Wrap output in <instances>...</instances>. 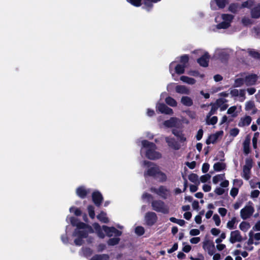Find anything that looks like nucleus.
<instances>
[{"instance_id": "1", "label": "nucleus", "mask_w": 260, "mask_h": 260, "mask_svg": "<svg viewBox=\"0 0 260 260\" xmlns=\"http://www.w3.org/2000/svg\"><path fill=\"white\" fill-rule=\"evenodd\" d=\"M141 144L143 148L147 149L146 151L147 158L151 160H155L161 157V154L155 151L156 146L154 143L144 140L142 141Z\"/></svg>"}, {"instance_id": "2", "label": "nucleus", "mask_w": 260, "mask_h": 260, "mask_svg": "<svg viewBox=\"0 0 260 260\" xmlns=\"http://www.w3.org/2000/svg\"><path fill=\"white\" fill-rule=\"evenodd\" d=\"M144 164L145 166L149 167V168L144 172L145 177L150 176L155 177L156 175H158L160 170L157 166L154 163L147 160H145L144 161Z\"/></svg>"}, {"instance_id": "3", "label": "nucleus", "mask_w": 260, "mask_h": 260, "mask_svg": "<svg viewBox=\"0 0 260 260\" xmlns=\"http://www.w3.org/2000/svg\"><path fill=\"white\" fill-rule=\"evenodd\" d=\"M151 206L153 210L164 214H168L169 209L164 202L161 200H153L151 202Z\"/></svg>"}, {"instance_id": "4", "label": "nucleus", "mask_w": 260, "mask_h": 260, "mask_svg": "<svg viewBox=\"0 0 260 260\" xmlns=\"http://www.w3.org/2000/svg\"><path fill=\"white\" fill-rule=\"evenodd\" d=\"M234 18V17H215V20L216 22H218V18H222V19L221 22L216 25V29H221L229 28Z\"/></svg>"}, {"instance_id": "5", "label": "nucleus", "mask_w": 260, "mask_h": 260, "mask_svg": "<svg viewBox=\"0 0 260 260\" xmlns=\"http://www.w3.org/2000/svg\"><path fill=\"white\" fill-rule=\"evenodd\" d=\"M146 224L148 226L153 225L157 220L156 214L153 212H147L144 217Z\"/></svg>"}, {"instance_id": "6", "label": "nucleus", "mask_w": 260, "mask_h": 260, "mask_svg": "<svg viewBox=\"0 0 260 260\" xmlns=\"http://www.w3.org/2000/svg\"><path fill=\"white\" fill-rule=\"evenodd\" d=\"M103 230L109 237H111L113 235L116 237H119L122 235V232L118 230L114 226L109 227L104 225L102 226Z\"/></svg>"}, {"instance_id": "7", "label": "nucleus", "mask_w": 260, "mask_h": 260, "mask_svg": "<svg viewBox=\"0 0 260 260\" xmlns=\"http://www.w3.org/2000/svg\"><path fill=\"white\" fill-rule=\"evenodd\" d=\"M254 211V208L252 206H247L241 210V217L244 220L247 219L252 215Z\"/></svg>"}, {"instance_id": "8", "label": "nucleus", "mask_w": 260, "mask_h": 260, "mask_svg": "<svg viewBox=\"0 0 260 260\" xmlns=\"http://www.w3.org/2000/svg\"><path fill=\"white\" fill-rule=\"evenodd\" d=\"M91 198L94 204L100 207L104 200L102 193L98 190L94 191L92 193Z\"/></svg>"}, {"instance_id": "9", "label": "nucleus", "mask_w": 260, "mask_h": 260, "mask_svg": "<svg viewBox=\"0 0 260 260\" xmlns=\"http://www.w3.org/2000/svg\"><path fill=\"white\" fill-rule=\"evenodd\" d=\"M226 100H223V99H218L216 101V104H211V108L209 113L207 115V119L209 118L212 115L215 114L216 113V111L218 108V107H220L221 105H222Z\"/></svg>"}, {"instance_id": "10", "label": "nucleus", "mask_w": 260, "mask_h": 260, "mask_svg": "<svg viewBox=\"0 0 260 260\" xmlns=\"http://www.w3.org/2000/svg\"><path fill=\"white\" fill-rule=\"evenodd\" d=\"M203 248L204 250H207L210 255H213L215 252V245L213 241L206 240L203 242Z\"/></svg>"}, {"instance_id": "11", "label": "nucleus", "mask_w": 260, "mask_h": 260, "mask_svg": "<svg viewBox=\"0 0 260 260\" xmlns=\"http://www.w3.org/2000/svg\"><path fill=\"white\" fill-rule=\"evenodd\" d=\"M156 108L157 110L161 113L171 115L173 114V110L164 103L157 104L156 105Z\"/></svg>"}, {"instance_id": "12", "label": "nucleus", "mask_w": 260, "mask_h": 260, "mask_svg": "<svg viewBox=\"0 0 260 260\" xmlns=\"http://www.w3.org/2000/svg\"><path fill=\"white\" fill-rule=\"evenodd\" d=\"M210 55L208 52H205L201 57L197 59V62L200 66L207 67L209 66Z\"/></svg>"}, {"instance_id": "13", "label": "nucleus", "mask_w": 260, "mask_h": 260, "mask_svg": "<svg viewBox=\"0 0 260 260\" xmlns=\"http://www.w3.org/2000/svg\"><path fill=\"white\" fill-rule=\"evenodd\" d=\"M90 189H86L83 186L78 187L76 190L77 195L81 199H85L87 196L90 193Z\"/></svg>"}, {"instance_id": "14", "label": "nucleus", "mask_w": 260, "mask_h": 260, "mask_svg": "<svg viewBox=\"0 0 260 260\" xmlns=\"http://www.w3.org/2000/svg\"><path fill=\"white\" fill-rule=\"evenodd\" d=\"M165 140L168 146L172 149L177 150L180 148V145L174 138L167 137Z\"/></svg>"}, {"instance_id": "15", "label": "nucleus", "mask_w": 260, "mask_h": 260, "mask_svg": "<svg viewBox=\"0 0 260 260\" xmlns=\"http://www.w3.org/2000/svg\"><path fill=\"white\" fill-rule=\"evenodd\" d=\"M242 241V237L240 232L238 230L231 232L230 241L231 243H235L236 242H241Z\"/></svg>"}, {"instance_id": "16", "label": "nucleus", "mask_w": 260, "mask_h": 260, "mask_svg": "<svg viewBox=\"0 0 260 260\" xmlns=\"http://www.w3.org/2000/svg\"><path fill=\"white\" fill-rule=\"evenodd\" d=\"M244 79L247 86L253 85L255 84L257 80V76L255 74H251L246 76Z\"/></svg>"}, {"instance_id": "17", "label": "nucleus", "mask_w": 260, "mask_h": 260, "mask_svg": "<svg viewBox=\"0 0 260 260\" xmlns=\"http://www.w3.org/2000/svg\"><path fill=\"white\" fill-rule=\"evenodd\" d=\"M245 110L246 111H249L252 110V111L250 113L251 115L255 114L257 111V109L255 107L254 102L253 101H249L246 103Z\"/></svg>"}, {"instance_id": "18", "label": "nucleus", "mask_w": 260, "mask_h": 260, "mask_svg": "<svg viewBox=\"0 0 260 260\" xmlns=\"http://www.w3.org/2000/svg\"><path fill=\"white\" fill-rule=\"evenodd\" d=\"M251 120V117L250 116L246 115L245 117L241 118L238 125L239 127L248 126L250 124Z\"/></svg>"}, {"instance_id": "19", "label": "nucleus", "mask_w": 260, "mask_h": 260, "mask_svg": "<svg viewBox=\"0 0 260 260\" xmlns=\"http://www.w3.org/2000/svg\"><path fill=\"white\" fill-rule=\"evenodd\" d=\"M88 233H89L88 231H81L75 229L73 233V236L74 237H78L82 239L86 238L88 236Z\"/></svg>"}, {"instance_id": "20", "label": "nucleus", "mask_w": 260, "mask_h": 260, "mask_svg": "<svg viewBox=\"0 0 260 260\" xmlns=\"http://www.w3.org/2000/svg\"><path fill=\"white\" fill-rule=\"evenodd\" d=\"M92 226H93L94 230L95 231L98 236L100 238H102V239L104 238L105 235L103 232V231H104V230H103V228H102L101 227L100 225L98 223L95 222L92 224Z\"/></svg>"}, {"instance_id": "21", "label": "nucleus", "mask_w": 260, "mask_h": 260, "mask_svg": "<svg viewBox=\"0 0 260 260\" xmlns=\"http://www.w3.org/2000/svg\"><path fill=\"white\" fill-rule=\"evenodd\" d=\"M226 3V0H212L210 4L212 9H215V4H216L219 8H223L225 6Z\"/></svg>"}, {"instance_id": "22", "label": "nucleus", "mask_w": 260, "mask_h": 260, "mask_svg": "<svg viewBox=\"0 0 260 260\" xmlns=\"http://www.w3.org/2000/svg\"><path fill=\"white\" fill-rule=\"evenodd\" d=\"M158 195L166 199L167 198L169 190L165 186L161 185L158 188Z\"/></svg>"}, {"instance_id": "23", "label": "nucleus", "mask_w": 260, "mask_h": 260, "mask_svg": "<svg viewBox=\"0 0 260 260\" xmlns=\"http://www.w3.org/2000/svg\"><path fill=\"white\" fill-rule=\"evenodd\" d=\"M241 8V5L238 3H232L229 6L228 10L231 13L236 14L238 12Z\"/></svg>"}, {"instance_id": "24", "label": "nucleus", "mask_w": 260, "mask_h": 260, "mask_svg": "<svg viewBox=\"0 0 260 260\" xmlns=\"http://www.w3.org/2000/svg\"><path fill=\"white\" fill-rule=\"evenodd\" d=\"M76 228H77L76 229H77L78 230L87 229H88V232L90 233H93L94 232L93 229L92 228V227L90 225H89L86 223H85L83 222H81V221L79 222Z\"/></svg>"}, {"instance_id": "25", "label": "nucleus", "mask_w": 260, "mask_h": 260, "mask_svg": "<svg viewBox=\"0 0 260 260\" xmlns=\"http://www.w3.org/2000/svg\"><path fill=\"white\" fill-rule=\"evenodd\" d=\"M250 139L249 138H246L243 143V152L245 154H248L250 153Z\"/></svg>"}, {"instance_id": "26", "label": "nucleus", "mask_w": 260, "mask_h": 260, "mask_svg": "<svg viewBox=\"0 0 260 260\" xmlns=\"http://www.w3.org/2000/svg\"><path fill=\"white\" fill-rule=\"evenodd\" d=\"M175 90L178 93L186 94L189 93V89L184 85H177L175 87Z\"/></svg>"}, {"instance_id": "27", "label": "nucleus", "mask_w": 260, "mask_h": 260, "mask_svg": "<svg viewBox=\"0 0 260 260\" xmlns=\"http://www.w3.org/2000/svg\"><path fill=\"white\" fill-rule=\"evenodd\" d=\"M181 102L182 104L186 106L190 107L193 105V101L192 99L187 96H184L181 98Z\"/></svg>"}, {"instance_id": "28", "label": "nucleus", "mask_w": 260, "mask_h": 260, "mask_svg": "<svg viewBox=\"0 0 260 260\" xmlns=\"http://www.w3.org/2000/svg\"><path fill=\"white\" fill-rule=\"evenodd\" d=\"M176 118L171 117L170 119L165 120L164 122V125L167 127H173L176 125Z\"/></svg>"}, {"instance_id": "29", "label": "nucleus", "mask_w": 260, "mask_h": 260, "mask_svg": "<svg viewBox=\"0 0 260 260\" xmlns=\"http://www.w3.org/2000/svg\"><path fill=\"white\" fill-rule=\"evenodd\" d=\"M96 217L102 222L107 223L109 222V219L107 217V214L103 211H101L96 216Z\"/></svg>"}, {"instance_id": "30", "label": "nucleus", "mask_w": 260, "mask_h": 260, "mask_svg": "<svg viewBox=\"0 0 260 260\" xmlns=\"http://www.w3.org/2000/svg\"><path fill=\"white\" fill-rule=\"evenodd\" d=\"M109 256L107 254H95L90 260H109Z\"/></svg>"}, {"instance_id": "31", "label": "nucleus", "mask_w": 260, "mask_h": 260, "mask_svg": "<svg viewBox=\"0 0 260 260\" xmlns=\"http://www.w3.org/2000/svg\"><path fill=\"white\" fill-rule=\"evenodd\" d=\"M180 80L188 84L193 85L195 84L196 81L194 78H190L185 76H182L180 77Z\"/></svg>"}, {"instance_id": "32", "label": "nucleus", "mask_w": 260, "mask_h": 260, "mask_svg": "<svg viewBox=\"0 0 260 260\" xmlns=\"http://www.w3.org/2000/svg\"><path fill=\"white\" fill-rule=\"evenodd\" d=\"M226 165L224 163L217 162L214 164L213 168L214 170L216 172H220L225 169Z\"/></svg>"}, {"instance_id": "33", "label": "nucleus", "mask_w": 260, "mask_h": 260, "mask_svg": "<svg viewBox=\"0 0 260 260\" xmlns=\"http://www.w3.org/2000/svg\"><path fill=\"white\" fill-rule=\"evenodd\" d=\"M166 103L169 106L175 107L177 105L176 101L171 96H168L165 99Z\"/></svg>"}, {"instance_id": "34", "label": "nucleus", "mask_w": 260, "mask_h": 260, "mask_svg": "<svg viewBox=\"0 0 260 260\" xmlns=\"http://www.w3.org/2000/svg\"><path fill=\"white\" fill-rule=\"evenodd\" d=\"M248 53L249 55L253 58L257 59H260V53L258 51L252 49H249L248 50Z\"/></svg>"}, {"instance_id": "35", "label": "nucleus", "mask_w": 260, "mask_h": 260, "mask_svg": "<svg viewBox=\"0 0 260 260\" xmlns=\"http://www.w3.org/2000/svg\"><path fill=\"white\" fill-rule=\"evenodd\" d=\"M188 178L190 181L197 184V185L200 184V182L198 180L199 177L197 174L191 173L188 176Z\"/></svg>"}, {"instance_id": "36", "label": "nucleus", "mask_w": 260, "mask_h": 260, "mask_svg": "<svg viewBox=\"0 0 260 260\" xmlns=\"http://www.w3.org/2000/svg\"><path fill=\"white\" fill-rule=\"evenodd\" d=\"M186 66L178 64L175 68V72L178 75L182 74L185 72Z\"/></svg>"}, {"instance_id": "37", "label": "nucleus", "mask_w": 260, "mask_h": 260, "mask_svg": "<svg viewBox=\"0 0 260 260\" xmlns=\"http://www.w3.org/2000/svg\"><path fill=\"white\" fill-rule=\"evenodd\" d=\"M250 227V225L249 222L246 221H242L239 225L240 229L243 231L246 232Z\"/></svg>"}, {"instance_id": "38", "label": "nucleus", "mask_w": 260, "mask_h": 260, "mask_svg": "<svg viewBox=\"0 0 260 260\" xmlns=\"http://www.w3.org/2000/svg\"><path fill=\"white\" fill-rule=\"evenodd\" d=\"M217 140V136H216V135H210L208 139L206 140V143L207 144V145H209L211 143H214L216 142Z\"/></svg>"}, {"instance_id": "39", "label": "nucleus", "mask_w": 260, "mask_h": 260, "mask_svg": "<svg viewBox=\"0 0 260 260\" xmlns=\"http://www.w3.org/2000/svg\"><path fill=\"white\" fill-rule=\"evenodd\" d=\"M225 178L224 174H220L215 175L213 177V182L214 184H217L219 181L223 180Z\"/></svg>"}, {"instance_id": "40", "label": "nucleus", "mask_w": 260, "mask_h": 260, "mask_svg": "<svg viewBox=\"0 0 260 260\" xmlns=\"http://www.w3.org/2000/svg\"><path fill=\"white\" fill-rule=\"evenodd\" d=\"M120 239L118 237L109 239L107 241V244L109 246H114L119 243Z\"/></svg>"}, {"instance_id": "41", "label": "nucleus", "mask_w": 260, "mask_h": 260, "mask_svg": "<svg viewBox=\"0 0 260 260\" xmlns=\"http://www.w3.org/2000/svg\"><path fill=\"white\" fill-rule=\"evenodd\" d=\"M250 169H246L243 167V175H242V177H243L246 180H249L250 178Z\"/></svg>"}, {"instance_id": "42", "label": "nucleus", "mask_w": 260, "mask_h": 260, "mask_svg": "<svg viewBox=\"0 0 260 260\" xmlns=\"http://www.w3.org/2000/svg\"><path fill=\"white\" fill-rule=\"evenodd\" d=\"M254 3V2L253 0H247L246 1H245L241 5V8H251V7L253 5Z\"/></svg>"}, {"instance_id": "43", "label": "nucleus", "mask_w": 260, "mask_h": 260, "mask_svg": "<svg viewBox=\"0 0 260 260\" xmlns=\"http://www.w3.org/2000/svg\"><path fill=\"white\" fill-rule=\"evenodd\" d=\"M238 222L237 220L236 217H233L231 220L229 221L227 223V228L229 229L232 230L235 229V227L234 226L236 222Z\"/></svg>"}, {"instance_id": "44", "label": "nucleus", "mask_w": 260, "mask_h": 260, "mask_svg": "<svg viewBox=\"0 0 260 260\" xmlns=\"http://www.w3.org/2000/svg\"><path fill=\"white\" fill-rule=\"evenodd\" d=\"M245 83V79L242 78H237L235 80L234 87H239L242 86Z\"/></svg>"}, {"instance_id": "45", "label": "nucleus", "mask_w": 260, "mask_h": 260, "mask_svg": "<svg viewBox=\"0 0 260 260\" xmlns=\"http://www.w3.org/2000/svg\"><path fill=\"white\" fill-rule=\"evenodd\" d=\"M251 13L252 16H260V4L252 9Z\"/></svg>"}, {"instance_id": "46", "label": "nucleus", "mask_w": 260, "mask_h": 260, "mask_svg": "<svg viewBox=\"0 0 260 260\" xmlns=\"http://www.w3.org/2000/svg\"><path fill=\"white\" fill-rule=\"evenodd\" d=\"M70 212L74 213L77 216H80L82 214V211L79 208L73 206L70 208Z\"/></svg>"}, {"instance_id": "47", "label": "nucleus", "mask_w": 260, "mask_h": 260, "mask_svg": "<svg viewBox=\"0 0 260 260\" xmlns=\"http://www.w3.org/2000/svg\"><path fill=\"white\" fill-rule=\"evenodd\" d=\"M218 121V117L216 116H214L211 118H206V123L208 125H214Z\"/></svg>"}, {"instance_id": "48", "label": "nucleus", "mask_w": 260, "mask_h": 260, "mask_svg": "<svg viewBox=\"0 0 260 260\" xmlns=\"http://www.w3.org/2000/svg\"><path fill=\"white\" fill-rule=\"evenodd\" d=\"M87 210L89 217L91 219H93L95 217L94 208L92 205H88L87 207Z\"/></svg>"}, {"instance_id": "49", "label": "nucleus", "mask_w": 260, "mask_h": 260, "mask_svg": "<svg viewBox=\"0 0 260 260\" xmlns=\"http://www.w3.org/2000/svg\"><path fill=\"white\" fill-rule=\"evenodd\" d=\"M180 62L182 65L186 66L189 61V56L187 54H184L180 56Z\"/></svg>"}, {"instance_id": "50", "label": "nucleus", "mask_w": 260, "mask_h": 260, "mask_svg": "<svg viewBox=\"0 0 260 260\" xmlns=\"http://www.w3.org/2000/svg\"><path fill=\"white\" fill-rule=\"evenodd\" d=\"M253 166V160L250 158H247L245 160V165L243 166L244 168L249 169H251Z\"/></svg>"}, {"instance_id": "51", "label": "nucleus", "mask_w": 260, "mask_h": 260, "mask_svg": "<svg viewBox=\"0 0 260 260\" xmlns=\"http://www.w3.org/2000/svg\"><path fill=\"white\" fill-rule=\"evenodd\" d=\"M135 233L138 236H142L145 233L144 228L142 226H138L135 228Z\"/></svg>"}, {"instance_id": "52", "label": "nucleus", "mask_w": 260, "mask_h": 260, "mask_svg": "<svg viewBox=\"0 0 260 260\" xmlns=\"http://www.w3.org/2000/svg\"><path fill=\"white\" fill-rule=\"evenodd\" d=\"M237 108L235 106H232L229 108L227 111V114H232V117H235L237 116L236 113H235V112Z\"/></svg>"}, {"instance_id": "53", "label": "nucleus", "mask_w": 260, "mask_h": 260, "mask_svg": "<svg viewBox=\"0 0 260 260\" xmlns=\"http://www.w3.org/2000/svg\"><path fill=\"white\" fill-rule=\"evenodd\" d=\"M242 22L245 26H248L253 23L252 19H249L248 17H243Z\"/></svg>"}, {"instance_id": "54", "label": "nucleus", "mask_w": 260, "mask_h": 260, "mask_svg": "<svg viewBox=\"0 0 260 260\" xmlns=\"http://www.w3.org/2000/svg\"><path fill=\"white\" fill-rule=\"evenodd\" d=\"M211 178V175L209 174H206L205 175H202L200 177V181L202 183H205L207 182Z\"/></svg>"}, {"instance_id": "55", "label": "nucleus", "mask_w": 260, "mask_h": 260, "mask_svg": "<svg viewBox=\"0 0 260 260\" xmlns=\"http://www.w3.org/2000/svg\"><path fill=\"white\" fill-rule=\"evenodd\" d=\"M127 2L136 7H139L141 5L142 0H126Z\"/></svg>"}, {"instance_id": "56", "label": "nucleus", "mask_w": 260, "mask_h": 260, "mask_svg": "<svg viewBox=\"0 0 260 260\" xmlns=\"http://www.w3.org/2000/svg\"><path fill=\"white\" fill-rule=\"evenodd\" d=\"M92 250L89 248L86 247L83 249L84 255L86 256H89L92 254Z\"/></svg>"}, {"instance_id": "57", "label": "nucleus", "mask_w": 260, "mask_h": 260, "mask_svg": "<svg viewBox=\"0 0 260 260\" xmlns=\"http://www.w3.org/2000/svg\"><path fill=\"white\" fill-rule=\"evenodd\" d=\"M79 221V219L75 217L72 216L70 218L71 224L73 226H77Z\"/></svg>"}, {"instance_id": "58", "label": "nucleus", "mask_w": 260, "mask_h": 260, "mask_svg": "<svg viewBox=\"0 0 260 260\" xmlns=\"http://www.w3.org/2000/svg\"><path fill=\"white\" fill-rule=\"evenodd\" d=\"M213 219L214 220L215 224L217 226H219L221 223V220L218 214H215L213 216Z\"/></svg>"}, {"instance_id": "59", "label": "nucleus", "mask_w": 260, "mask_h": 260, "mask_svg": "<svg viewBox=\"0 0 260 260\" xmlns=\"http://www.w3.org/2000/svg\"><path fill=\"white\" fill-rule=\"evenodd\" d=\"M158 175L160 176L159 179L160 182H165L167 180V176L165 173L159 171V173H158Z\"/></svg>"}, {"instance_id": "60", "label": "nucleus", "mask_w": 260, "mask_h": 260, "mask_svg": "<svg viewBox=\"0 0 260 260\" xmlns=\"http://www.w3.org/2000/svg\"><path fill=\"white\" fill-rule=\"evenodd\" d=\"M239 129L238 128H233L230 130V134L233 137L237 136L239 133Z\"/></svg>"}, {"instance_id": "61", "label": "nucleus", "mask_w": 260, "mask_h": 260, "mask_svg": "<svg viewBox=\"0 0 260 260\" xmlns=\"http://www.w3.org/2000/svg\"><path fill=\"white\" fill-rule=\"evenodd\" d=\"M238 192V188L233 187L230 191V195L233 198H235L236 196H237Z\"/></svg>"}, {"instance_id": "62", "label": "nucleus", "mask_w": 260, "mask_h": 260, "mask_svg": "<svg viewBox=\"0 0 260 260\" xmlns=\"http://www.w3.org/2000/svg\"><path fill=\"white\" fill-rule=\"evenodd\" d=\"M185 242L183 243V245H184V246L182 248V251L185 253H188L190 251L191 247L190 245L188 244L185 245Z\"/></svg>"}, {"instance_id": "63", "label": "nucleus", "mask_w": 260, "mask_h": 260, "mask_svg": "<svg viewBox=\"0 0 260 260\" xmlns=\"http://www.w3.org/2000/svg\"><path fill=\"white\" fill-rule=\"evenodd\" d=\"M252 31L255 34V36L256 38L260 37V27L256 26L254 27L252 29Z\"/></svg>"}, {"instance_id": "64", "label": "nucleus", "mask_w": 260, "mask_h": 260, "mask_svg": "<svg viewBox=\"0 0 260 260\" xmlns=\"http://www.w3.org/2000/svg\"><path fill=\"white\" fill-rule=\"evenodd\" d=\"M210 165L208 163L203 164L202 168V171L203 173H207L209 169Z\"/></svg>"}]
</instances>
